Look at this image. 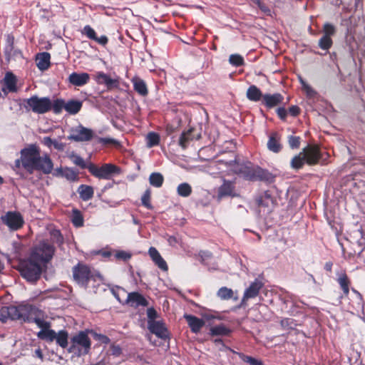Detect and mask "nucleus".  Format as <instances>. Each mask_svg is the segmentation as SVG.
<instances>
[{"label": "nucleus", "mask_w": 365, "mask_h": 365, "mask_svg": "<svg viewBox=\"0 0 365 365\" xmlns=\"http://www.w3.org/2000/svg\"><path fill=\"white\" fill-rule=\"evenodd\" d=\"M108 90L117 88L119 86L118 79H113L110 76L104 83Z\"/></svg>", "instance_id": "obj_57"}, {"label": "nucleus", "mask_w": 365, "mask_h": 365, "mask_svg": "<svg viewBox=\"0 0 365 365\" xmlns=\"http://www.w3.org/2000/svg\"><path fill=\"white\" fill-rule=\"evenodd\" d=\"M56 344L61 348L65 349L68 345V333L66 330H60L58 333H56L55 339Z\"/></svg>", "instance_id": "obj_36"}, {"label": "nucleus", "mask_w": 365, "mask_h": 365, "mask_svg": "<svg viewBox=\"0 0 365 365\" xmlns=\"http://www.w3.org/2000/svg\"><path fill=\"white\" fill-rule=\"evenodd\" d=\"M302 153L309 165H314L319 163L322 158L321 152L318 146L308 145L302 150Z\"/></svg>", "instance_id": "obj_10"}, {"label": "nucleus", "mask_w": 365, "mask_h": 365, "mask_svg": "<svg viewBox=\"0 0 365 365\" xmlns=\"http://www.w3.org/2000/svg\"><path fill=\"white\" fill-rule=\"evenodd\" d=\"M148 254L153 262L155 263L156 266H158L159 269H160L163 271L168 270V266L167 264V262L162 257L160 252L155 247H150L148 250Z\"/></svg>", "instance_id": "obj_21"}, {"label": "nucleus", "mask_w": 365, "mask_h": 365, "mask_svg": "<svg viewBox=\"0 0 365 365\" xmlns=\"http://www.w3.org/2000/svg\"><path fill=\"white\" fill-rule=\"evenodd\" d=\"M73 282L81 287L88 289L89 283L93 282V287H98L103 281L101 274L90 265L78 262L72 267Z\"/></svg>", "instance_id": "obj_3"}, {"label": "nucleus", "mask_w": 365, "mask_h": 365, "mask_svg": "<svg viewBox=\"0 0 365 365\" xmlns=\"http://www.w3.org/2000/svg\"><path fill=\"white\" fill-rule=\"evenodd\" d=\"M49 240L52 245H56L58 247H61L64 243V238L61 231L57 229H52L49 232Z\"/></svg>", "instance_id": "obj_32"}, {"label": "nucleus", "mask_w": 365, "mask_h": 365, "mask_svg": "<svg viewBox=\"0 0 365 365\" xmlns=\"http://www.w3.org/2000/svg\"><path fill=\"white\" fill-rule=\"evenodd\" d=\"M21 157L14 162L17 169L24 168L29 174L40 171L45 175L51 173L53 163L48 154L41 155V150L36 144H31L21 150Z\"/></svg>", "instance_id": "obj_1"}, {"label": "nucleus", "mask_w": 365, "mask_h": 365, "mask_svg": "<svg viewBox=\"0 0 365 365\" xmlns=\"http://www.w3.org/2000/svg\"><path fill=\"white\" fill-rule=\"evenodd\" d=\"M149 331L161 339L165 340L169 338V331L163 321L153 322L148 324Z\"/></svg>", "instance_id": "obj_12"}, {"label": "nucleus", "mask_w": 365, "mask_h": 365, "mask_svg": "<svg viewBox=\"0 0 365 365\" xmlns=\"http://www.w3.org/2000/svg\"><path fill=\"white\" fill-rule=\"evenodd\" d=\"M336 276V282L342 290V294L339 297V298H346L349 294L350 287L351 285V279L345 271L338 272Z\"/></svg>", "instance_id": "obj_13"}, {"label": "nucleus", "mask_w": 365, "mask_h": 365, "mask_svg": "<svg viewBox=\"0 0 365 365\" xmlns=\"http://www.w3.org/2000/svg\"><path fill=\"white\" fill-rule=\"evenodd\" d=\"M353 292V295L351 298L349 299V307L354 310H359L361 308L364 307V299L361 294L355 289L354 288L351 289Z\"/></svg>", "instance_id": "obj_28"}, {"label": "nucleus", "mask_w": 365, "mask_h": 365, "mask_svg": "<svg viewBox=\"0 0 365 365\" xmlns=\"http://www.w3.org/2000/svg\"><path fill=\"white\" fill-rule=\"evenodd\" d=\"M78 192L83 201H88L93 198L94 195L93 187L87 185H81L78 188Z\"/></svg>", "instance_id": "obj_31"}, {"label": "nucleus", "mask_w": 365, "mask_h": 365, "mask_svg": "<svg viewBox=\"0 0 365 365\" xmlns=\"http://www.w3.org/2000/svg\"><path fill=\"white\" fill-rule=\"evenodd\" d=\"M82 106L81 101L71 99L66 102L65 110L70 115H76L81 110Z\"/></svg>", "instance_id": "obj_30"}, {"label": "nucleus", "mask_w": 365, "mask_h": 365, "mask_svg": "<svg viewBox=\"0 0 365 365\" xmlns=\"http://www.w3.org/2000/svg\"><path fill=\"white\" fill-rule=\"evenodd\" d=\"M88 329H86L80 331L72 336L68 351L78 357L89 354L91 349V340L88 336Z\"/></svg>", "instance_id": "obj_4"}, {"label": "nucleus", "mask_w": 365, "mask_h": 365, "mask_svg": "<svg viewBox=\"0 0 365 365\" xmlns=\"http://www.w3.org/2000/svg\"><path fill=\"white\" fill-rule=\"evenodd\" d=\"M90 76L87 73H76L73 72L68 76V81L71 84L75 86H83L88 83Z\"/></svg>", "instance_id": "obj_25"}, {"label": "nucleus", "mask_w": 365, "mask_h": 365, "mask_svg": "<svg viewBox=\"0 0 365 365\" xmlns=\"http://www.w3.org/2000/svg\"><path fill=\"white\" fill-rule=\"evenodd\" d=\"M226 164L233 166L232 171L235 174L241 175L246 180L263 181L267 183H272L275 180V176L267 170L258 165H253L250 162L238 163L236 157Z\"/></svg>", "instance_id": "obj_2"}, {"label": "nucleus", "mask_w": 365, "mask_h": 365, "mask_svg": "<svg viewBox=\"0 0 365 365\" xmlns=\"http://www.w3.org/2000/svg\"><path fill=\"white\" fill-rule=\"evenodd\" d=\"M147 146L148 148H153L158 145L160 143V135L158 133L155 132H150L147 135Z\"/></svg>", "instance_id": "obj_43"}, {"label": "nucleus", "mask_w": 365, "mask_h": 365, "mask_svg": "<svg viewBox=\"0 0 365 365\" xmlns=\"http://www.w3.org/2000/svg\"><path fill=\"white\" fill-rule=\"evenodd\" d=\"M235 190V182L234 181L223 180L222 184L217 190V197L222 199L225 197H234Z\"/></svg>", "instance_id": "obj_16"}, {"label": "nucleus", "mask_w": 365, "mask_h": 365, "mask_svg": "<svg viewBox=\"0 0 365 365\" xmlns=\"http://www.w3.org/2000/svg\"><path fill=\"white\" fill-rule=\"evenodd\" d=\"M318 45L322 50L328 51L332 46L333 41L331 38L327 36H322L319 40Z\"/></svg>", "instance_id": "obj_46"}, {"label": "nucleus", "mask_w": 365, "mask_h": 365, "mask_svg": "<svg viewBox=\"0 0 365 365\" xmlns=\"http://www.w3.org/2000/svg\"><path fill=\"white\" fill-rule=\"evenodd\" d=\"M59 173L61 176L64 177L69 181L75 182L78 180V173L72 168H65L63 170H60Z\"/></svg>", "instance_id": "obj_39"}, {"label": "nucleus", "mask_w": 365, "mask_h": 365, "mask_svg": "<svg viewBox=\"0 0 365 365\" xmlns=\"http://www.w3.org/2000/svg\"><path fill=\"white\" fill-rule=\"evenodd\" d=\"M6 312L9 318L16 320V319H24L26 321V318H27L26 313L25 312V307L23 306H11L5 308Z\"/></svg>", "instance_id": "obj_23"}, {"label": "nucleus", "mask_w": 365, "mask_h": 365, "mask_svg": "<svg viewBox=\"0 0 365 365\" xmlns=\"http://www.w3.org/2000/svg\"><path fill=\"white\" fill-rule=\"evenodd\" d=\"M247 98L254 102L262 101L264 94H262L261 90L255 85L250 86L246 93Z\"/></svg>", "instance_id": "obj_29"}, {"label": "nucleus", "mask_w": 365, "mask_h": 365, "mask_svg": "<svg viewBox=\"0 0 365 365\" xmlns=\"http://www.w3.org/2000/svg\"><path fill=\"white\" fill-rule=\"evenodd\" d=\"M56 252V247L48 240L38 242L31 250V258L41 264H46L51 261Z\"/></svg>", "instance_id": "obj_6"}, {"label": "nucleus", "mask_w": 365, "mask_h": 365, "mask_svg": "<svg viewBox=\"0 0 365 365\" xmlns=\"http://www.w3.org/2000/svg\"><path fill=\"white\" fill-rule=\"evenodd\" d=\"M88 331L89 334H91L93 336L95 340L98 341L101 344H108L110 342V339L106 335L98 334L93 331V329H88Z\"/></svg>", "instance_id": "obj_47"}, {"label": "nucleus", "mask_w": 365, "mask_h": 365, "mask_svg": "<svg viewBox=\"0 0 365 365\" xmlns=\"http://www.w3.org/2000/svg\"><path fill=\"white\" fill-rule=\"evenodd\" d=\"M23 107L27 111L43 114L51 110V101L48 97L33 96L23 101Z\"/></svg>", "instance_id": "obj_7"}, {"label": "nucleus", "mask_w": 365, "mask_h": 365, "mask_svg": "<svg viewBox=\"0 0 365 365\" xmlns=\"http://www.w3.org/2000/svg\"><path fill=\"white\" fill-rule=\"evenodd\" d=\"M234 292L232 289L227 287L220 288L217 292V296L222 300H228L233 297Z\"/></svg>", "instance_id": "obj_41"}, {"label": "nucleus", "mask_w": 365, "mask_h": 365, "mask_svg": "<svg viewBox=\"0 0 365 365\" xmlns=\"http://www.w3.org/2000/svg\"><path fill=\"white\" fill-rule=\"evenodd\" d=\"M184 318L192 333L197 334L200 332L205 325V321L202 319H200L194 315L185 314Z\"/></svg>", "instance_id": "obj_22"}, {"label": "nucleus", "mask_w": 365, "mask_h": 365, "mask_svg": "<svg viewBox=\"0 0 365 365\" xmlns=\"http://www.w3.org/2000/svg\"><path fill=\"white\" fill-rule=\"evenodd\" d=\"M323 36H327L329 38H331V36H334L336 33V29L332 24L326 23L323 26Z\"/></svg>", "instance_id": "obj_54"}, {"label": "nucleus", "mask_w": 365, "mask_h": 365, "mask_svg": "<svg viewBox=\"0 0 365 365\" xmlns=\"http://www.w3.org/2000/svg\"><path fill=\"white\" fill-rule=\"evenodd\" d=\"M34 322L39 328L41 329V330H43L44 329L50 328L49 322H46L43 319H41L39 318H35Z\"/></svg>", "instance_id": "obj_59"}, {"label": "nucleus", "mask_w": 365, "mask_h": 365, "mask_svg": "<svg viewBox=\"0 0 365 365\" xmlns=\"http://www.w3.org/2000/svg\"><path fill=\"white\" fill-rule=\"evenodd\" d=\"M195 132V129L193 128H190L187 131H184L182 133L180 138H179V145L185 149L189 143L192 141L193 140H199L201 138L200 133H194Z\"/></svg>", "instance_id": "obj_20"}, {"label": "nucleus", "mask_w": 365, "mask_h": 365, "mask_svg": "<svg viewBox=\"0 0 365 365\" xmlns=\"http://www.w3.org/2000/svg\"><path fill=\"white\" fill-rule=\"evenodd\" d=\"M5 54L9 58H23V53L21 50L14 46L13 49L5 48Z\"/></svg>", "instance_id": "obj_53"}, {"label": "nucleus", "mask_w": 365, "mask_h": 365, "mask_svg": "<svg viewBox=\"0 0 365 365\" xmlns=\"http://www.w3.org/2000/svg\"><path fill=\"white\" fill-rule=\"evenodd\" d=\"M41 264L30 256L29 259L19 262L17 269L21 276L28 282H36L40 279L42 273Z\"/></svg>", "instance_id": "obj_5"}, {"label": "nucleus", "mask_w": 365, "mask_h": 365, "mask_svg": "<svg viewBox=\"0 0 365 365\" xmlns=\"http://www.w3.org/2000/svg\"><path fill=\"white\" fill-rule=\"evenodd\" d=\"M71 221L76 227H83L84 225V219L82 212L76 208L73 209Z\"/></svg>", "instance_id": "obj_34"}, {"label": "nucleus", "mask_w": 365, "mask_h": 365, "mask_svg": "<svg viewBox=\"0 0 365 365\" xmlns=\"http://www.w3.org/2000/svg\"><path fill=\"white\" fill-rule=\"evenodd\" d=\"M66 102L63 99L57 98L53 102H51V110L55 114H59L62 112L63 109L65 110Z\"/></svg>", "instance_id": "obj_44"}, {"label": "nucleus", "mask_w": 365, "mask_h": 365, "mask_svg": "<svg viewBox=\"0 0 365 365\" xmlns=\"http://www.w3.org/2000/svg\"><path fill=\"white\" fill-rule=\"evenodd\" d=\"M306 163V160L302 152H300L298 155H295L290 162V166L292 169L294 170H300L302 169L304 164Z\"/></svg>", "instance_id": "obj_37"}, {"label": "nucleus", "mask_w": 365, "mask_h": 365, "mask_svg": "<svg viewBox=\"0 0 365 365\" xmlns=\"http://www.w3.org/2000/svg\"><path fill=\"white\" fill-rule=\"evenodd\" d=\"M93 135L92 130L80 125L72 131L68 138L76 142L88 141L92 139Z\"/></svg>", "instance_id": "obj_11"}, {"label": "nucleus", "mask_w": 365, "mask_h": 365, "mask_svg": "<svg viewBox=\"0 0 365 365\" xmlns=\"http://www.w3.org/2000/svg\"><path fill=\"white\" fill-rule=\"evenodd\" d=\"M199 256L201 259V262L205 263V260L212 258V254L209 251H200Z\"/></svg>", "instance_id": "obj_62"}, {"label": "nucleus", "mask_w": 365, "mask_h": 365, "mask_svg": "<svg viewBox=\"0 0 365 365\" xmlns=\"http://www.w3.org/2000/svg\"><path fill=\"white\" fill-rule=\"evenodd\" d=\"M81 33L83 35L86 36L89 39L93 40L101 45L105 46L108 42V38L106 36L103 35L101 37H98L95 30L89 25L85 26Z\"/></svg>", "instance_id": "obj_24"}, {"label": "nucleus", "mask_w": 365, "mask_h": 365, "mask_svg": "<svg viewBox=\"0 0 365 365\" xmlns=\"http://www.w3.org/2000/svg\"><path fill=\"white\" fill-rule=\"evenodd\" d=\"M177 192L180 196L187 197L192 193V187L188 183L183 182L178 186Z\"/></svg>", "instance_id": "obj_42"}, {"label": "nucleus", "mask_w": 365, "mask_h": 365, "mask_svg": "<svg viewBox=\"0 0 365 365\" xmlns=\"http://www.w3.org/2000/svg\"><path fill=\"white\" fill-rule=\"evenodd\" d=\"M276 113L280 120L282 121H286L288 115V110L284 107H279L276 110Z\"/></svg>", "instance_id": "obj_58"}, {"label": "nucleus", "mask_w": 365, "mask_h": 365, "mask_svg": "<svg viewBox=\"0 0 365 365\" xmlns=\"http://www.w3.org/2000/svg\"><path fill=\"white\" fill-rule=\"evenodd\" d=\"M51 55L48 52L39 53L36 56V66L40 71H46L51 66Z\"/></svg>", "instance_id": "obj_27"}, {"label": "nucleus", "mask_w": 365, "mask_h": 365, "mask_svg": "<svg viewBox=\"0 0 365 365\" xmlns=\"http://www.w3.org/2000/svg\"><path fill=\"white\" fill-rule=\"evenodd\" d=\"M267 146L269 150L274 153H278L282 150L281 135L278 132L274 131L269 134Z\"/></svg>", "instance_id": "obj_18"}, {"label": "nucleus", "mask_w": 365, "mask_h": 365, "mask_svg": "<svg viewBox=\"0 0 365 365\" xmlns=\"http://www.w3.org/2000/svg\"><path fill=\"white\" fill-rule=\"evenodd\" d=\"M134 91L143 97L148 95V88L144 80L138 76H134L131 79Z\"/></svg>", "instance_id": "obj_26"}, {"label": "nucleus", "mask_w": 365, "mask_h": 365, "mask_svg": "<svg viewBox=\"0 0 365 365\" xmlns=\"http://www.w3.org/2000/svg\"><path fill=\"white\" fill-rule=\"evenodd\" d=\"M148 324L153 322H156L155 319L158 317V312L153 307H150L147 309Z\"/></svg>", "instance_id": "obj_55"}, {"label": "nucleus", "mask_w": 365, "mask_h": 365, "mask_svg": "<svg viewBox=\"0 0 365 365\" xmlns=\"http://www.w3.org/2000/svg\"><path fill=\"white\" fill-rule=\"evenodd\" d=\"M98 142L100 143H102L103 145H117L118 144V142L110 138H99Z\"/></svg>", "instance_id": "obj_61"}, {"label": "nucleus", "mask_w": 365, "mask_h": 365, "mask_svg": "<svg viewBox=\"0 0 365 365\" xmlns=\"http://www.w3.org/2000/svg\"><path fill=\"white\" fill-rule=\"evenodd\" d=\"M288 143L292 149H297L300 146L301 138L299 136L289 135L288 136Z\"/></svg>", "instance_id": "obj_52"}, {"label": "nucleus", "mask_w": 365, "mask_h": 365, "mask_svg": "<svg viewBox=\"0 0 365 365\" xmlns=\"http://www.w3.org/2000/svg\"><path fill=\"white\" fill-rule=\"evenodd\" d=\"M2 222L6 225L10 230L17 231L23 227L24 220L19 212L9 211L1 217Z\"/></svg>", "instance_id": "obj_9"}, {"label": "nucleus", "mask_w": 365, "mask_h": 365, "mask_svg": "<svg viewBox=\"0 0 365 365\" xmlns=\"http://www.w3.org/2000/svg\"><path fill=\"white\" fill-rule=\"evenodd\" d=\"M6 46L5 48H14V37L13 36H8L6 39Z\"/></svg>", "instance_id": "obj_64"}, {"label": "nucleus", "mask_w": 365, "mask_h": 365, "mask_svg": "<svg viewBox=\"0 0 365 365\" xmlns=\"http://www.w3.org/2000/svg\"><path fill=\"white\" fill-rule=\"evenodd\" d=\"M71 158L72 159L73 163L75 165L79 166L81 169H88V170L89 171V163L87 164L85 162L84 159L81 158L80 155H72Z\"/></svg>", "instance_id": "obj_50"}, {"label": "nucleus", "mask_w": 365, "mask_h": 365, "mask_svg": "<svg viewBox=\"0 0 365 365\" xmlns=\"http://www.w3.org/2000/svg\"><path fill=\"white\" fill-rule=\"evenodd\" d=\"M56 331L49 328L44 329L38 332L37 336L42 340H46L49 342L54 341L56 338Z\"/></svg>", "instance_id": "obj_38"}, {"label": "nucleus", "mask_w": 365, "mask_h": 365, "mask_svg": "<svg viewBox=\"0 0 365 365\" xmlns=\"http://www.w3.org/2000/svg\"><path fill=\"white\" fill-rule=\"evenodd\" d=\"M239 356L244 362L247 363L250 365H263L260 360L253 358L252 356L245 355L242 353H240Z\"/></svg>", "instance_id": "obj_51"}, {"label": "nucleus", "mask_w": 365, "mask_h": 365, "mask_svg": "<svg viewBox=\"0 0 365 365\" xmlns=\"http://www.w3.org/2000/svg\"><path fill=\"white\" fill-rule=\"evenodd\" d=\"M109 76L102 71L98 72L95 76V80L98 84H104Z\"/></svg>", "instance_id": "obj_56"}, {"label": "nucleus", "mask_w": 365, "mask_h": 365, "mask_svg": "<svg viewBox=\"0 0 365 365\" xmlns=\"http://www.w3.org/2000/svg\"><path fill=\"white\" fill-rule=\"evenodd\" d=\"M231 329L227 327L223 324L214 326L210 329V334L214 336H229L231 333Z\"/></svg>", "instance_id": "obj_33"}, {"label": "nucleus", "mask_w": 365, "mask_h": 365, "mask_svg": "<svg viewBox=\"0 0 365 365\" xmlns=\"http://www.w3.org/2000/svg\"><path fill=\"white\" fill-rule=\"evenodd\" d=\"M164 182L163 175L160 173H152L149 177L150 184L155 187H160Z\"/></svg>", "instance_id": "obj_40"}, {"label": "nucleus", "mask_w": 365, "mask_h": 365, "mask_svg": "<svg viewBox=\"0 0 365 365\" xmlns=\"http://www.w3.org/2000/svg\"><path fill=\"white\" fill-rule=\"evenodd\" d=\"M151 200V190L148 188L141 197L142 205L147 209L152 210L153 205L150 202Z\"/></svg>", "instance_id": "obj_45"}, {"label": "nucleus", "mask_w": 365, "mask_h": 365, "mask_svg": "<svg viewBox=\"0 0 365 365\" xmlns=\"http://www.w3.org/2000/svg\"><path fill=\"white\" fill-rule=\"evenodd\" d=\"M110 351L112 354L115 356H119L122 354V349L118 345H111Z\"/></svg>", "instance_id": "obj_63"}, {"label": "nucleus", "mask_w": 365, "mask_h": 365, "mask_svg": "<svg viewBox=\"0 0 365 365\" xmlns=\"http://www.w3.org/2000/svg\"><path fill=\"white\" fill-rule=\"evenodd\" d=\"M4 84L6 87V88L10 92H16L17 88H16V76L10 72L6 73L5 77H4Z\"/></svg>", "instance_id": "obj_35"}, {"label": "nucleus", "mask_w": 365, "mask_h": 365, "mask_svg": "<svg viewBox=\"0 0 365 365\" xmlns=\"http://www.w3.org/2000/svg\"><path fill=\"white\" fill-rule=\"evenodd\" d=\"M262 287L263 284L257 279L252 282L244 293L240 306H242L249 299L256 297L259 294V290Z\"/></svg>", "instance_id": "obj_17"}, {"label": "nucleus", "mask_w": 365, "mask_h": 365, "mask_svg": "<svg viewBox=\"0 0 365 365\" xmlns=\"http://www.w3.org/2000/svg\"><path fill=\"white\" fill-rule=\"evenodd\" d=\"M284 96L279 93L264 94L262 104L267 108H273L283 103Z\"/></svg>", "instance_id": "obj_15"}, {"label": "nucleus", "mask_w": 365, "mask_h": 365, "mask_svg": "<svg viewBox=\"0 0 365 365\" xmlns=\"http://www.w3.org/2000/svg\"><path fill=\"white\" fill-rule=\"evenodd\" d=\"M256 203L259 207H266L268 211H271L272 208L276 205V198L272 196L269 190L264 191L262 194L256 198Z\"/></svg>", "instance_id": "obj_14"}, {"label": "nucleus", "mask_w": 365, "mask_h": 365, "mask_svg": "<svg viewBox=\"0 0 365 365\" xmlns=\"http://www.w3.org/2000/svg\"><path fill=\"white\" fill-rule=\"evenodd\" d=\"M114 257L116 260L127 262L132 257V254L125 250H115Z\"/></svg>", "instance_id": "obj_49"}, {"label": "nucleus", "mask_w": 365, "mask_h": 365, "mask_svg": "<svg viewBox=\"0 0 365 365\" xmlns=\"http://www.w3.org/2000/svg\"><path fill=\"white\" fill-rule=\"evenodd\" d=\"M229 62L231 65L239 67L245 64L243 57L240 54H232L229 57Z\"/></svg>", "instance_id": "obj_48"}, {"label": "nucleus", "mask_w": 365, "mask_h": 365, "mask_svg": "<svg viewBox=\"0 0 365 365\" xmlns=\"http://www.w3.org/2000/svg\"><path fill=\"white\" fill-rule=\"evenodd\" d=\"M126 303L135 308L140 306L147 307L148 305V300L140 293L137 292L128 293Z\"/></svg>", "instance_id": "obj_19"}, {"label": "nucleus", "mask_w": 365, "mask_h": 365, "mask_svg": "<svg viewBox=\"0 0 365 365\" xmlns=\"http://www.w3.org/2000/svg\"><path fill=\"white\" fill-rule=\"evenodd\" d=\"M301 113V108L298 106H292L288 109V114L292 117H297Z\"/></svg>", "instance_id": "obj_60"}, {"label": "nucleus", "mask_w": 365, "mask_h": 365, "mask_svg": "<svg viewBox=\"0 0 365 365\" xmlns=\"http://www.w3.org/2000/svg\"><path fill=\"white\" fill-rule=\"evenodd\" d=\"M89 173L98 179L110 180L121 173V168L112 163H104L101 166L90 163Z\"/></svg>", "instance_id": "obj_8"}]
</instances>
